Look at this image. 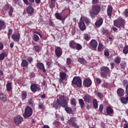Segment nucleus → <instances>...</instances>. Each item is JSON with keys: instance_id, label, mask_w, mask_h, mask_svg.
<instances>
[{"instance_id": "obj_31", "label": "nucleus", "mask_w": 128, "mask_h": 128, "mask_svg": "<svg viewBox=\"0 0 128 128\" xmlns=\"http://www.w3.org/2000/svg\"><path fill=\"white\" fill-rule=\"evenodd\" d=\"M98 52H102L104 50V45L102 43H99L98 48Z\"/></svg>"}, {"instance_id": "obj_58", "label": "nucleus", "mask_w": 128, "mask_h": 128, "mask_svg": "<svg viewBox=\"0 0 128 128\" xmlns=\"http://www.w3.org/2000/svg\"><path fill=\"white\" fill-rule=\"evenodd\" d=\"M49 22H49L50 24L52 26H54V22H52V21L51 20H50Z\"/></svg>"}, {"instance_id": "obj_62", "label": "nucleus", "mask_w": 128, "mask_h": 128, "mask_svg": "<svg viewBox=\"0 0 128 128\" xmlns=\"http://www.w3.org/2000/svg\"><path fill=\"white\" fill-rule=\"evenodd\" d=\"M112 30H114V32H117L118 31V28H116L115 27H112Z\"/></svg>"}, {"instance_id": "obj_25", "label": "nucleus", "mask_w": 128, "mask_h": 128, "mask_svg": "<svg viewBox=\"0 0 128 128\" xmlns=\"http://www.w3.org/2000/svg\"><path fill=\"white\" fill-rule=\"evenodd\" d=\"M101 70L102 72L108 73L110 72V69L106 66H102L101 68Z\"/></svg>"}, {"instance_id": "obj_35", "label": "nucleus", "mask_w": 128, "mask_h": 128, "mask_svg": "<svg viewBox=\"0 0 128 128\" xmlns=\"http://www.w3.org/2000/svg\"><path fill=\"white\" fill-rule=\"evenodd\" d=\"M33 40L34 42H38L40 40V37L37 34H34Z\"/></svg>"}, {"instance_id": "obj_9", "label": "nucleus", "mask_w": 128, "mask_h": 128, "mask_svg": "<svg viewBox=\"0 0 128 128\" xmlns=\"http://www.w3.org/2000/svg\"><path fill=\"white\" fill-rule=\"evenodd\" d=\"M55 53L56 54L58 58H60L62 54V48L58 46H56L55 48Z\"/></svg>"}, {"instance_id": "obj_37", "label": "nucleus", "mask_w": 128, "mask_h": 128, "mask_svg": "<svg viewBox=\"0 0 128 128\" xmlns=\"http://www.w3.org/2000/svg\"><path fill=\"white\" fill-rule=\"evenodd\" d=\"M6 56V54L3 52L0 54V60H4V58Z\"/></svg>"}, {"instance_id": "obj_3", "label": "nucleus", "mask_w": 128, "mask_h": 128, "mask_svg": "<svg viewBox=\"0 0 128 128\" xmlns=\"http://www.w3.org/2000/svg\"><path fill=\"white\" fill-rule=\"evenodd\" d=\"M32 115V108H30V106H27L24 110V112L23 114V116L24 118H30Z\"/></svg>"}, {"instance_id": "obj_57", "label": "nucleus", "mask_w": 128, "mask_h": 128, "mask_svg": "<svg viewBox=\"0 0 128 128\" xmlns=\"http://www.w3.org/2000/svg\"><path fill=\"white\" fill-rule=\"evenodd\" d=\"M14 42H12L10 44V48H14Z\"/></svg>"}, {"instance_id": "obj_59", "label": "nucleus", "mask_w": 128, "mask_h": 128, "mask_svg": "<svg viewBox=\"0 0 128 128\" xmlns=\"http://www.w3.org/2000/svg\"><path fill=\"white\" fill-rule=\"evenodd\" d=\"M8 5H6L4 7V10H8Z\"/></svg>"}, {"instance_id": "obj_28", "label": "nucleus", "mask_w": 128, "mask_h": 128, "mask_svg": "<svg viewBox=\"0 0 128 128\" xmlns=\"http://www.w3.org/2000/svg\"><path fill=\"white\" fill-rule=\"evenodd\" d=\"M27 12L28 14H32V12H34V8L30 6H28L27 8Z\"/></svg>"}, {"instance_id": "obj_8", "label": "nucleus", "mask_w": 128, "mask_h": 128, "mask_svg": "<svg viewBox=\"0 0 128 128\" xmlns=\"http://www.w3.org/2000/svg\"><path fill=\"white\" fill-rule=\"evenodd\" d=\"M90 46L92 48V50H96V47L98 46V42L94 40H92L90 42Z\"/></svg>"}, {"instance_id": "obj_63", "label": "nucleus", "mask_w": 128, "mask_h": 128, "mask_svg": "<svg viewBox=\"0 0 128 128\" xmlns=\"http://www.w3.org/2000/svg\"><path fill=\"white\" fill-rule=\"evenodd\" d=\"M124 128H128V124H124Z\"/></svg>"}, {"instance_id": "obj_50", "label": "nucleus", "mask_w": 128, "mask_h": 128, "mask_svg": "<svg viewBox=\"0 0 128 128\" xmlns=\"http://www.w3.org/2000/svg\"><path fill=\"white\" fill-rule=\"evenodd\" d=\"M66 64L68 66H70L72 64V60L70 58H68L66 60Z\"/></svg>"}, {"instance_id": "obj_32", "label": "nucleus", "mask_w": 128, "mask_h": 128, "mask_svg": "<svg viewBox=\"0 0 128 128\" xmlns=\"http://www.w3.org/2000/svg\"><path fill=\"white\" fill-rule=\"evenodd\" d=\"M22 66H28V61H26V60L22 59Z\"/></svg>"}, {"instance_id": "obj_34", "label": "nucleus", "mask_w": 128, "mask_h": 128, "mask_svg": "<svg viewBox=\"0 0 128 128\" xmlns=\"http://www.w3.org/2000/svg\"><path fill=\"white\" fill-rule=\"evenodd\" d=\"M6 89L8 92H10L12 90V83L9 82L8 83L6 86Z\"/></svg>"}, {"instance_id": "obj_40", "label": "nucleus", "mask_w": 128, "mask_h": 128, "mask_svg": "<svg viewBox=\"0 0 128 128\" xmlns=\"http://www.w3.org/2000/svg\"><path fill=\"white\" fill-rule=\"evenodd\" d=\"M123 52L125 54H126L128 53V46H126L123 50Z\"/></svg>"}, {"instance_id": "obj_27", "label": "nucleus", "mask_w": 128, "mask_h": 128, "mask_svg": "<svg viewBox=\"0 0 128 128\" xmlns=\"http://www.w3.org/2000/svg\"><path fill=\"white\" fill-rule=\"evenodd\" d=\"M106 113L108 114H114V110L110 107H108L106 108Z\"/></svg>"}, {"instance_id": "obj_15", "label": "nucleus", "mask_w": 128, "mask_h": 128, "mask_svg": "<svg viewBox=\"0 0 128 128\" xmlns=\"http://www.w3.org/2000/svg\"><path fill=\"white\" fill-rule=\"evenodd\" d=\"M107 14L109 18H110V16H112V6H108V8L107 9Z\"/></svg>"}, {"instance_id": "obj_13", "label": "nucleus", "mask_w": 128, "mask_h": 128, "mask_svg": "<svg viewBox=\"0 0 128 128\" xmlns=\"http://www.w3.org/2000/svg\"><path fill=\"white\" fill-rule=\"evenodd\" d=\"M12 38L14 42H18L20 40V33L13 34L12 36Z\"/></svg>"}, {"instance_id": "obj_14", "label": "nucleus", "mask_w": 128, "mask_h": 128, "mask_svg": "<svg viewBox=\"0 0 128 128\" xmlns=\"http://www.w3.org/2000/svg\"><path fill=\"white\" fill-rule=\"evenodd\" d=\"M80 20H82L84 22H86L87 26H88L90 24V19L88 18L86 16H82L80 18Z\"/></svg>"}, {"instance_id": "obj_18", "label": "nucleus", "mask_w": 128, "mask_h": 128, "mask_svg": "<svg viewBox=\"0 0 128 128\" xmlns=\"http://www.w3.org/2000/svg\"><path fill=\"white\" fill-rule=\"evenodd\" d=\"M117 94L120 96H123L124 94V90L122 88H118L117 91Z\"/></svg>"}, {"instance_id": "obj_44", "label": "nucleus", "mask_w": 128, "mask_h": 128, "mask_svg": "<svg viewBox=\"0 0 128 128\" xmlns=\"http://www.w3.org/2000/svg\"><path fill=\"white\" fill-rule=\"evenodd\" d=\"M65 110L68 114H70V112H72V108L70 107L66 108Z\"/></svg>"}, {"instance_id": "obj_20", "label": "nucleus", "mask_w": 128, "mask_h": 128, "mask_svg": "<svg viewBox=\"0 0 128 128\" xmlns=\"http://www.w3.org/2000/svg\"><path fill=\"white\" fill-rule=\"evenodd\" d=\"M60 78L62 80H64L66 78V74L64 72H60Z\"/></svg>"}, {"instance_id": "obj_1", "label": "nucleus", "mask_w": 128, "mask_h": 128, "mask_svg": "<svg viewBox=\"0 0 128 128\" xmlns=\"http://www.w3.org/2000/svg\"><path fill=\"white\" fill-rule=\"evenodd\" d=\"M68 100H66L64 96H62L60 97V100L57 99L56 103H54L53 105L54 108L56 110H58L59 106H61L63 108H66L68 106Z\"/></svg>"}, {"instance_id": "obj_29", "label": "nucleus", "mask_w": 128, "mask_h": 128, "mask_svg": "<svg viewBox=\"0 0 128 128\" xmlns=\"http://www.w3.org/2000/svg\"><path fill=\"white\" fill-rule=\"evenodd\" d=\"M78 102L81 108H84V100L80 99Z\"/></svg>"}, {"instance_id": "obj_7", "label": "nucleus", "mask_w": 128, "mask_h": 128, "mask_svg": "<svg viewBox=\"0 0 128 128\" xmlns=\"http://www.w3.org/2000/svg\"><path fill=\"white\" fill-rule=\"evenodd\" d=\"M22 117L20 116H18L14 118V120L16 124H22Z\"/></svg>"}, {"instance_id": "obj_22", "label": "nucleus", "mask_w": 128, "mask_h": 128, "mask_svg": "<svg viewBox=\"0 0 128 128\" xmlns=\"http://www.w3.org/2000/svg\"><path fill=\"white\" fill-rule=\"evenodd\" d=\"M68 123L70 126H76V122H74V118H71L70 120H68Z\"/></svg>"}, {"instance_id": "obj_26", "label": "nucleus", "mask_w": 128, "mask_h": 128, "mask_svg": "<svg viewBox=\"0 0 128 128\" xmlns=\"http://www.w3.org/2000/svg\"><path fill=\"white\" fill-rule=\"evenodd\" d=\"M6 28V23L4 21L0 20V30Z\"/></svg>"}, {"instance_id": "obj_39", "label": "nucleus", "mask_w": 128, "mask_h": 128, "mask_svg": "<svg viewBox=\"0 0 128 128\" xmlns=\"http://www.w3.org/2000/svg\"><path fill=\"white\" fill-rule=\"evenodd\" d=\"M84 40H90V37L88 34H84Z\"/></svg>"}, {"instance_id": "obj_38", "label": "nucleus", "mask_w": 128, "mask_h": 128, "mask_svg": "<svg viewBox=\"0 0 128 128\" xmlns=\"http://www.w3.org/2000/svg\"><path fill=\"white\" fill-rule=\"evenodd\" d=\"M94 106V108H98V101L96 100V99H94L92 101Z\"/></svg>"}, {"instance_id": "obj_17", "label": "nucleus", "mask_w": 128, "mask_h": 128, "mask_svg": "<svg viewBox=\"0 0 128 128\" xmlns=\"http://www.w3.org/2000/svg\"><path fill=\"white\" fill-rule=\"evenodd\" d=\"M103 22H104V20H102V18L99 19L98 20L96 21V22L95 23V26L97 28H100V26H102V24Z\"/></svg>"}, {"instance_id": "obj_55", "label": "nucleus", "mask_w": 128, "mask_h": 128, "mask_svg": "<svg viewBox=\"0 0 128 128\" xmlns=\"http://www.w3.org/2000/svg\"><path fill=\"white\" fill-rule=\"evenodd\" d=\"M96 82L98 84H100V78H96Z\"/></svg>"}, {"instance_id": "obj_64", "label": "nucleus", "mask_w": 128, "mask_h": 128, "mask_svg": "<svg viewBox=\"0 0 128 128\" xmlns=\"http://www.w3.org/2000/svg\"><path fill=\"white\" fill-rule=\"evenodd\" d=\"M42 128H50V126L47 125H44V127H42Z\"/></svg>"}, {"instance_id": "obj_24", "label": "nucleus", "mask_w": 128, "mask_h": 128, "mask_svg": "<svg viewBox=\"0 0 128 128\" xmlns=\"http://www.w3.org/2000/svg\"><path fill=\"white\" fill-rule=\"evenodd\" d=\"M38 66L40 70H42L44 72H46V69L44 68V65L42 63H38Z\"/></svg>"}, {"instance_id": "obj_16", "label": "nucleus", "mask_w": 128, "mask_h": 128, "mask_svg": "<svg viewBox=\"0 0 128 128\" xmlns=\"http://www.w3.org/2000/svg\"><path fill=\"white\" fill-rule=\"evenodd\" d=\"M0 98L4 102H6L8 100V97L6 96V95L2 93L0 94Z\"/></svg>"}, {"instance_id": "obj_47", "label": "nucleus", "mask_w": 128, "mask_h": 128, "mask_svg": "<svg viewBox=\"0 0 128 128\" xmlns=\"http://www.w3.org/2000/svg\"><path fill=\"white\" fill-rule=\"evenodd\" d=\"M34 48L37 52H39L40 51V48L38 47V46H34Z\"/></svg>"}, {"instance_id": "obj_56", "label": "nucleus", "mask_w": 128, "mask_h": 128, "mask_svg": "<svg viewBox=\"0 0 128 128\" xmlns=\"http://www.w3.org/2000/svg\"><path fill=\"white\" fill-rule=\"evenodd\" d=\"M126 96H128V85L126 86Z\"/></svg>"}, {"instance_id": "obj_54", "label": "nucleus", "mask_w": 128, "mask_h": 128, "mask_svg": "<svg viewBox=\"0 0 128 128\" xmlns=\"http://www.w3.org/2000/svg\"><path fill=\"white\" fill-rule=\"evenodd\" d=\"M12 34V29H9L8 34V36H10V34Z\"/></svg>"}, {"instance_id": "obj_11", "label": "nucleus", "mask_w": 128, "mask_h": 128, "mask_svg": "<svg viewBox=\"0 0 128 128\" xmlns=\"http://www.w3.org/2000/svg\"><path fill=\"white\" fill-rule=\"evenodd\" d=\"M78 26L80 30H82V32L86 30V25L84 24V22L82 21V20H80V22L78 23Z\"/></svg>"}, {"instance_id": "obj_6", "label": "nucleus", "mask_w": 128, "mask_h": 128, "mask_svg": "<svg viewBox=\"0 0 128 128\" xmlns=\"http://www.w3.org/2000/svg\"><path fill=\"white\" fill-rule=\"evenodd\" d=\"M30 90L34 92H40V87L36 84H32L30 86Z\"/></svg>"}, {"instance_id": "obj_30", "label": "nucleus", "mask_w": 128, "mask_h": 128, "mask_svg": "<svg viewBox=\"0 0 128 128\" xmlns=\"http://www.w3.org/2000/svg\"><path fill=\"white\" fill-rule=\"evenodd\" d=\"M70 48H76V43L74 41H71L70 44Z\"/></svg>"}, {"instance_id": "obj_52", "label": "nucleus", "mask_w": 128, "mask_h": 128, "mask_svg": "<svg viewBox=\"0 0 128 128\" xmlns=\"http://www.w3.org/2000/svg\"><path fill=\"white\" fill-rule=\"evenodd\" d=\"M38 108H44V104H42V103L40 102Z\"/></svg>"}, {"instance_id": "obj_41", "label": "nucleus", "mask_w": 128, "mask_h": 128, "mask_svg": "<svg viewBox=\"0 0 128 128\" xmlns=\"http://www.w3.org/2000/svg\"><path fill=\"white\" fill-rule=\"evenodd\" d=\"M14 12V8L12 7H10L9 9V12H8V14L10 16H12V13Z\"/></svg>"}, {"instance_id": "obj_2", "label": "nucleus", "mask_w": 128, "mask_h": 128, "mask_svg": "<svg viewBox=\"0 0 128 128\" xmlns=\"http://www.w3.org/2000/svg\"><path fill=\"white\" fill-rule=\"evenodd\" d=\"M100 12V5H94L92 6L90 10V14L92 18H94L95 16H98Z\"/></svg>"}, {"instance_id": "obj_51", "label": "nucleus", "mask_w": 128, "mask_h": 128, "mask_svg": "<svg viewBox=\"0 0 128 128\" xmlns=\"http://www.w3.org/2000/svg\"><path fill=\"white\" fill-rule=\"evenodd\" d=\"M102 110H104V105L100 104L99 107L100 112H102Z\"/></svg>"}, {"instance_id": "obj_36", "label": "nucleus", "mask_w": 128, "mask_h": 128, "mask_svg": "<svg viewBox=\"0 0 128 128\" xmlns=\"http://www.w3.org/2000/svg\"><path fill=\"white\" fill-rule=\"evenodd\" d=\"M70 104L72 106H76V100L74 98H72L70 100Z\"/></svg>"}, {"instance_id": "obj_23", "label": "nucleus", "mask_w": 128, "mask_h": 128, "mask_svg": "<svg viewBox=\"0 0 128 128\" xmlns=\"http://www.w3.org/2000/svg\"><path fill=\"white\" fill-rule=\"evenodd\" d=\"M78 62L82 64H86V60L83 58H78Z\"/></svg>"}, {"instance_id": "obj_60", "label": "nucleus", "mask_w": 128, "mask_h": 128, "mask_svg": "<svg viewBox=\"0 0 128 128\" xmlns=\"http://www.w3.org/2000/svg\"><path fill=\"white\" fill-rule=\"evenodd\" d=\"M30 76L31 78H34V76H35L34 73L31 72L30 74Z\"/></svg>"}, {"instance_id": "obj_43", "label": "nucleus", "mask_w": 128, "mask_h": 128, "mask_svg": "<svg viewBox=\"0 0 128 128\" xmlns=\"http://www.w3.org/2000/svg\"><path fill=\"white\" fill-rule=\"evenodd\" d=\"M102 77L104 78H108V73H106V72H102Z\"/></svg>"}, {"instance_id": "obj_21", "label": "nucleus", "mask_w": 128, "mask_h": 128, "mask_svg": "<svg viewBox=\"0 0 128 128\" xmlns=\"http://www.w3.org/2000/svg\"><path fill=\"white\" fill-rule=\"evenodd\" d=\"M55 16L57 20H62V22L64 20H66L65 18H62V15H60V14L58 13H56Z\"/></svg>"}, {"instance_id": "obj_19", "label": "nucleus", "mask_w": 128, "mask_h": 128, "mask_svg": "<svg viewBox=\"0 0 128 128\" xmlns=\"http://www.w3.org/2000/svg\"><path fill=\"white\" fill-rule=\"evenodd\" d=\"M120 100L122 104H126L128 103V96L126 97H122L120 98Z\"/></svg>"}, {"instance_id": "obj_33", "label": "nucleus", "mask_w": 128, "mask_h": 128, "mask_svg": "<svg viewBox=\"0 0 128 128\" xmlns=\"http://www.w3.org/2000/svg\"><path fill=\"white\" fill-rule=\"evenodd\" d=\"M26 96H27L26 92H22V100H24L26 98Z\"/></svg>"}, {"instance_id": "obj_45", "label": "nucleus", "mask_w": 128, "mask_h": 128, "mask_svg": "<svg viewBox=\"0 0 128 128\" xmlns=\"http://www.w3.org/2000/svg\"><path fill=\"white\" fill-rule=\"evenodd\" d=\"M115 62L116 64H120V57H116L115 58Z\"/></svg>"}, {"instance_id": "obj_53", "label": "nucleus", "mask_w": 128, "mask_h": 128, "mask_svg": "<svg viewBox=\"0 0 128 128\" xmlns=\"http://www.w3.org/2000/svg\"><path fill=\"white\" fill-rule=\"evenodd\" d=\"M27 60H28V62L30 63L32 62V58L30 57H28L27 59Z\"/></svg>"}, {"instance_id": "obj_48", "label": "nucleus", "mask_w": 128, "mask_h": 128, "mask_svg": "<svg viewBox=\"0 0 128 128\" xmlns=\"http://www.w3.org/2000/svg\"><path fill=\"white\" fill-rule=\"evenodd\" d=\"M104 54L105 56H110V52H108V50H105L104 52Z\"/></svg>"}, {"instance_id": "obj_42", "label": "nucleus", "mask_w": 128, "mask_h": 128, "mask_svg": "<svg viewBox=\"0 0 128 128\" xmlns=\"http://www.w3.org/2000/svg\"><path fill=\"white\" fill-rule=\"evenodd\" d=\"M75 48H76V50H82V45H80V44H76Z\"/></svg>"}, {"instance_id": "obj_61", "label": "nucleus", "mask_w": 128, "mask_h": 128, "mask_svg": "<svg viewBox=\"0 0 128 128\" xmlns=\"http://www.w3.org/2000/svg\"><path fill=\"white\" fill-rule=\"evenodd\" d=\"M98 0H92V4H98Z\"/></svg>"}, {"instance_id": "obj_46", "label": "nucleus", "mask_w": 128, "mask_h": 128, "mask_svg": "<svg viewBox=\"0 0 128 128\" xmlns=\"http://www.w3.org/2000/svg\"><path fill=\"white\" fill-rule=\"evenodd\" d=\"M96 94L100 98H102V96H103L102 94V93H100V92H96Z\"/></svg>"}, {"instance_id": "obj_12", "label": "nucleus", "mask_w": 128, "mask_h": 128, "mask_svg": "<svg viewBox=\"0 0 128 128\" xmlns=\"http://www.w3.org/2000/svg\"><path fill=\"white\" fill-rule=\"evenodd\" d=\"M84 100H85V102H86L90 104L92 100V98L90 95H86L84 96Z\"/></svg>"}, {"instance_id": "obj_4", "label": "nucleus", "mask_w": 128, "mask_h": 128, "mask_svg": "<svg viewBox=\"0 0 128 128\" xmlns=\"http://www.w3.org/2000/svg\"><path fill=\"white\" fill-rule=\"evenodd\" d=\"M124 20L122 19V17H119L118 20H114V26L117 28H120L124 26Z\"/></svg>"}, {"instance_id": "obj_49", "label": "nucleus", "mask_w": 128, "mask_h": 128, "mask_svg": "<svg viewBox=\"0 0 128 128\" xmlns=\"http://www.w3.org/2000/svg\"><path fill=\"white\" fill-rule=\"evenodd\" d=\"M123 14H124V16H126V18H128V10H125V11H124L123 12Z\"/></svg>"}, {"instance_id": "obj_10", "label": "nucleus", "mask_w": 128, "mask_h": 128, "mask_svg": "<svg viewBox=\"0 0 128 128\" xmlns=\"http://www.w3.org/2000/svg\"><path fill=\"white\" fill-rule=\"evenodd\" d=\"M84 85L86 88H88L92 86V80L90 78H85L84 82Z\"/></svg>"}, {"instance_id": "obj_5", "label": "nucleus", "mask_w": 128, "mask_h": 128, "mask_svg": "<svg viewBox=\"0 0 128 128\" xmlns=\"http://www.w3.org/2000/svg\"><path fill=\"white\" fill-rule=\"evenodd\" d=\"M72 84L76 86L78 88L82 86V79L80 77H74L72 82Z\"/></svg>"}]
</instances>
